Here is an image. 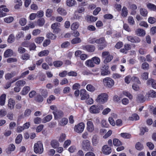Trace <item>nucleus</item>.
Listing matches in <instances>:
<instances>
[{
    "instance_id": "nucleus-64",
    "label": "nucleus",
    "mask_w": 156,
    "mask_h": 156,
    "mask_svg": "<svg viewBox=\"0 0 156 156\" xmlns=\"http://www.w3.org/2000/svg\"><path fill=\"white\" fill-rule=\"evenodd\" d=\"M14 76L13 73H8L5 74V77L6 80H9Z\"/></svg>"
},
{
    "instance_id": "nucleus-10",
    "label": "nucleus",
    "mask_w": 156,
    "mask_h": 156,
    "mask_svg": "<svg viewBox=\"0 0 156 156\" xmlns=\"http://www.w3.org/2000/svg\"><path fill=\"white\" fill-rule=\"evenodd\" d=\"M53 113L54 115L55 119H58L60 117H62L63 115V112L59 110H57L56 111H53Z\"/></svg>"
},
{
    "instance_id": "nucleus-43",
    "label": "nucleus",
    "mask_w": 156,
    "mask_h": 156,
    "mask_svg": "<svg viewBox=\"0 0 156 156\" xmlns=\"http://www.w3.org/2000/svg\"><path fill=\"white\" fill-rule=\"evenodd\" d=\"M47 37L50 39L54 40L56 38V36L55 35L53 34L52 33H50L47 34Z\"/></svg>"
},
{
    "instance_id": "nucleus-8",
    "label": "nucleus",
    "mask_w": 156,
    "mask_h": 156,
    "mask_svg": "<svg viewBox=\"0 0 156 156\" xmlns=\"http://www.w3.org/2000/svg\"><path fill=\"white\" fill-rule=\"evenodd\" d=\"M60 26V24L58 23H55L52 24L51 25V28L53 30V32L55 33H58L60 31L59 28Z\"/></svg>"
},
{
    "instance_id": "nucleus-32",
    "label": "nucleus",
    "mask_w": 156,
    "mask_h": 156,
    "mask_svg": "<svg viewBox=\"0 0 156 156\" xmlns=\"http://www.w3.org/2000/svg\"><path fill=\"white\" fill-rule=\"evenodd\" d=\"M147 7L151 10H156V6L153 4L149 3L147 5Z\"/></svg>"
},
{
    "instance_id": "nucleus-6",
    "label": "nucleus",
    "mask_w": 156,
    "mask_h": 156,
    "mask_svg": "<svg viewBox=\"0 0 156 156\" xmlns=\"http://www.w3.org/2000/svg\"><path fill=\"white\" fill-rule=\"evenodd\" d=\"M100 107L94 105L92 106L90 108V111L92 113L97 114L99 112L100 110Z\"/></svg>"
},
{
    "instance_id": "nucleus-51",
    "label": "nucleus",
    "mask_w": 156,
    "mask_h": 156,
    "mask_svg": "<svg viewBox=\"0 0 156 156\" xmlns=\"http://www.w3.org/2000/svg\"><path fill=\"white\" fill-rule=\"evenodd\" d=\"M66 135L64 133H62L61 134L59 139L58 141L61 142H62L64 141L66 138Z\"/></svg>"
},
{
    "instance_id": "nucleus-3",
    "label": "nucleus",
    "mask_w": 156,
    "mask_h": 156,
    "mask_svg": "<svg viewBox=\"0 0 156 156\" xmlns=\"http://www.w3.org/2000/svg\"><path fill=\"white\" fill-rule=\"evenodd\" d=\"M90 144V142L89 140H84L82 143V148L85 151H93V148Z\"/></svg>"
},
{
    "instance_id": "nucleus-15",
    "label": "nucleus",
    "mask_w": 156,
    "mask_h": 156,
    "mask_svg": "<svg viewBox=\"0 0 156 156\" xmlns=\"http://www.w3.org/2000/svg\"><path fill=\"white\" fill-rule=\"evenodd\" d=\"M148 84H151L152 87L155 89H156V80L153 79H149L147 81Z\"/></svg>"
},
{
    "instance_id": "nucleus-14",
    "label": "nucleus",
    "mask_w": 156,
    "mask_h": 156,
    "mask_svg": "<svg viewBox=\"0 0 156 156\" xmlns=\"http://www.w3.org/2000/svg\"><path fill=\"white\" fill-rule=\"evenodd\" d=\"M136 34L140 36H143L145 35V32L144 30L142 29H138L136 31Z\"/></svg>"
},
{
    "instance_id": "nucleus-22",
    "label": "nucleus",
    "mask_w": 156,
    "mask_h": 156,
    "mask_svg": "<svg viewBox=\"0 0 156 156\" xmlns=\"http://www.w3.org/2000/svg\"><path fill=\"white\" fill-rule=\"evenodd\" d=\"M49 53V51L48 50H44L40 52L38 54L40 57H43L48 55Z\"/></svg>"
},
{
    "instance_id": "nucleus-17",
    "label": "nucleus",
    "mask_w": 156,
    "mask_h": 156,
    "mask_svg": "<svg viewBox=\"0 0 156 156\" xmlns=\"http://www.w3.org/2000/svg\"><path fill=\"white\" fill-rule=\"evenodd\" d=\"M99 139L98 137L96 135H94L92 137V143L94 146H96L99 143Z\"/></svg>"
},
{
    "instance_id": "nucleus-63",
    "label": "nucleus",
    "mask_w": 156,
    "mask_h": 156,
    "mask_svg": "<svg viewBox=\"0 0 156 156\" xmlns=\"http://www.w3.org/2000/svg\"><path fill=\"white\" fill-rule=\"evenodd\" d=\"M19 23L21 26H24L26 23V20L24 18H22L19 20Z\"/></svg>"
},
{
    "instance_id": "nucleus-9",
    "label": "nucleus",
    "mask_w": 156,
    "mask_h": 156,
    "mask_svg": "<svg viewBox=\"0 0 156 156\" xmlns=\"http://www.w3.org/2000/svg\"><path fill=\"white\" fill-rule=\"evenodd\" d=\"M87 124V131L90 133L92 132L94 129V126L92 122L90 121H88Z\"/></svg>"
},
{
    "instance_id": "nucleus-52",
    "label": "nucleus",
    "mask_w": 156,
    "mask_h": 156,
    "mask_svg": "<svg viewBox=\"0 0 156 156\" xmlns=\"http://www.w3.org/2000/svg\"><path fill=\"white\" fill-rule=\"evenodd\" d=\"M148 129L146 127H142L140 129V134L141 135H143L145 132H147Z\"/></svg>"
},
{
    "instance_id": "nucleus-39",
    "label": "nucleus",
    "mask_w": 156,
    "mask_h": 156,
    "mask_svg": "<svg viewBox=\"0 0 156 156\" xmlns=\"http://www.w3.org/2000/svg\"><path fill=\"white\" fill-rule=\"evenodd\" d=\"M15 40V37L13 34H11L9 35L8 39V42L9 43H12Z\"/></svg>"
},
{
    "instance_id": "nucleus-24",
    "label": "nucleus",
    "mask_w": 156,
    "mask_h": 156,
    "mask_svg": "<svg viewBox=\"0 0 156 156\" xmlns=\"http://www.w3.org/2000/svg\"><path fill=\"white\" fill-rule=\"evenodd\" d=\"M85 48L87 51L92 52L94 51L95 48L93 45H87L85 46Z\"/></svg>"
},
{
    "instance_id": "nucleus-37",
    "label": "nucleus",
    "mask_w": 156,
    "mask_h": 156,
    "mask_svg": "<svg viewBox=\"0 0 156 156\" xmlns=\"http://www.w3.org/2000/svg\"><path fill=\"white\" fill-rule=\"evenodd\" d=\"M22 136L21 134H19L18 136H17L16 140H15V142L16 144H20L21 141L22 140Z\"/></svg>"
},
{
    "instance_id": "nucleus-20",
    "label": "nucleus",
    "mask_w": 156,
    "mask_h": 156,
    "mask_svg": "<svg viewBox=\"0 0 156 156\" xmlns=\"http://www.w3.org/2000/svg\"><path fill=\"white\" fill-rule=\"evenodd\" d=\"M15 105V101L12 98L9 99L8 101V107L10 109H12L13 108Z\"/></svg>"
},
{
    "instance_id": "nucleus-38",
    "label": "nucleus",
    "mask_w": 156,
    "mask_h": 156,
    "mask_svg": "<svg viewBox=\"0 0 156 156\" xmlns=\"http://www.w3.org/2000/svg\"><path fill=\"white\" fill-rule=\"evenodd\" d=\"M114 145L116 146H118L122 144L121 142L117 139H114L113 140Z\"/></svg>"
},
{
    "instance_id": "nucleus-27",
    "label": "nucleus",
    "mask_w": 156,
    "mask_h": 156,
    "mask_svg": "<svg viewBox=\"0 0 156 156\" xmlns=\"http://www.w3.org/2000/svg\"><path fill=\"white\" fill-rule=\"evenodd\" d=\"M139 117L137 114H134L132 116L129 117V120L131 121L137 120H139Z\"/></svg>"
},
{
    "instance_id": "nucleus-25",
    "label": "nucleus",
    "mask_w": 156,
    "mask_h": 156,
    "mask_svg": "<svg viewBox=\"0 0 156 156\" xmlns=\"http://www.w3.org/2000/svg\"><path fill=\"white\" fill-rule=\"evenodd\" d=\"M51 145L53 148H56L59 146V144L57 140H53L51 141Z\"/></svg>"
},
{
    "instance_id": "nucleus-44",
    "label": "nucleus",
    "mask_w": 156,
    "mask_h": 156,
    "mask_svg": "<svg viewBox=\"0 0 156 156\" xmlns=\"http://www.w3.org/2000/svg\"><path fill=\"white\" fill-rule=\"evenodd\" d=\"M68 120L66 118L62 119L60 121V124L62 126H64L67 123Z\"/></svg>"
},
{
    "instance_id": "nucleus-1",
    "label": "nucleus",
    "mask_w": 156,
    "mask_h": 156,
    "mask_svg": "<svg viewBox=\"0 0 156 156\" xmlns=\"http://www.w3.org/2000/svg\"><path fill=\"white\" fill-rule=\"evenodd\" d=\"M43 144L41 141H38L35 144L34 146V151L36 153L41 154L43 151Z\"/></svg>"
},
{
    "instance_id": "nucleus-54",
    "label": "nucleus",
    "mask_w": 156,
    "mask_h": 156,
    "mask_svg": "<svg viewBox=\"0 0 156 156\" xmlns=\"http://www.w3.org/2000/svg\"><path fill=\"white\" fill-rule=\"evenodd\" d=\"M131 80L132 81L136 82L138 84H140V82L139 79L135 76H133L131 77Z\"/></svg>"
},
{
    "instance_id": "nucleus-40",
    "label": "nucleus",
    "mask_w": 156,
    "mask_h": 156,
    "mask_svg": "<svg viewBox=\"0 0 156 156\" xmlns=\"http://www.w3.org/2000/svg\"><path fill=\"white\" fill-rule=\"evenodd\" d=\"M113 57L112 55H110L106 57L104 60V62L105 63H107L110 62L113 59Z\"/></svg>"
},
{
    "instance_id": "nucleus-19",
    "label": "nucleus",
    "mask_w": 156,
    "mask_h": 156,
    "mask_svg": "<svg viewBox=\"0 0 156 156\" xmlns=\"http://www.w3.org/2000/svg\"><path fill=\"white\" fill-rule=\"evenodd\" d=\"M146 95H147L148 97L155 98L156 97V92L153 90H150Z\"/></svg>"
},
{
    "instance_id": "nucleus-30",
    "label": "nucleus",
    "mask_w": 156,
    "mask_h": 156,
    "mask_svg": "<svg viewBox=\"0 0 156 156\" xmlns=\"http://www.w3.org/2000/svg\"><path fill=\"white\" fill-rule=\"evenodd\" d=\"M122 12V15L123 17H126L127 16L128 12L127 9L126 7H123Z\"/></svg>"
},
{
    "instance_id": "nucleus-33",
    "label": "nucleus",
    "mask_w": 156,
    "mask_h": 156,
    "mask_svg": "<svg viewBox=\"0 0 156 156\" xmlns=\"http://www.w3.org/2000/svg\"><path fill=\"white\" fill-rule=\"evenodd\" d=\"M136 148L138 150H141L143 148V145L140 142H137L135 146Z\"/></svg>"
},
{
    "instance_id": "nucleus-59",
    "label": "nucleus",
    "mask_w": 156,
    "mask_h": 156,
    "mask_svg": "<svg viewBox=\"0 0 156 156\" xmlns=\"http://www.w3.org/2000/svg\"><path fill=\"white\" fill-rule=\"evenodd\" d=\"M36 47V46L34 43H30L29 47L30 51L34 50Z\"/></svg>"
},
{
    "instance_id": "nucleus-18",
    "label": "nucleus",
    "mask_w": 156,
    "mask_h": 156,
    "mask_svg": "<svg viewBox=\"0 0 156 156\" xmlns=\"http://www.w3.org/2000/svg\"><path fill=\"white\" fill-rule=\"evenodd\" d=\"M30 90V88L29 86H25L23 89L21 94L23 95L27 94Z\"/></svg>"
},
{
    "instance_id": "nucleus-47",
    "label": "nucleus",
    "mask_w": 156,
    "mask_h": 156,
    "mask_svg": "<svg viewBox=\"0 0 156 156\" xmlns=\"http://www.w3.org/2000/svg\"><path fill=\"white\" fill-rule=\"evenodd\" d=\"M106 42L105 38L104 37H101L99 39H97V44H101Z\"/></svg>"
},
{
    "instance_id": "nucleus-46",
    "label": "nucleus",
    "mask_w": 156,
    "mask_h": 156,
    "mask_svg": "<svg viewBox=\"0 0 156 156\" xmlns=\"http://www.w3.org/2000/svg\"><path fill=\"white\" fill-rule=\"evenodd\" d=\"M63 64L62 62L60 61H55L53 62L54 66L56 67L61 66Z\"/></svg>"
},
{
    "instance_id": "nucleus-21",
    "label": "nucleus",
    "mask_w": 156,
    "mask_h": 156,
    "mask_svg": "<svg viewBox=\"0 0 156 156\" xmlns=\"http://www.w3.org/2000/svg\"><path fill=\"white\" fill-rule=\"evenodd\" d=\"M6 95L5 94H2L0 97V105L2 106L5 103Z\"/></svg>"
},
{
    "instance_id": "nucleus-4",
    "label": "nucleus",
    "mask_w": 156,
    "mask_h": 156,
    "mask_svg": "<svg viewBox=\"0 0 156 156\" xmlns=\"http://www.w3.org/2000/svg\"><path fill=\"white\" fill-rule=\"evenodd\" d=\"M103 82L105 86L109 88L112 87L114 83V80L111 78L109 77L104 79L103 80Z\"/></svg>"
},
{
    "instance_id": "nucleus-48",
    "label": "nucleus",
    "mask_w": 156,
    "mask_h": 156,
    "mask_svg": "<svg viewBox=\"0 0 156 156\" xmlns=\"http://www.w3.org/2000/svg\"><path fill=\"white\" fill-rule=\"evenodd\" d=\"M53 12L52 9H48L46 12V16L48 17H51Z\"/></svg>"
},
{
    "instance_id": "nucleus-45",
    "label": "nucleus",
    "mask_w": 156,
    "mask_h": 156,
    "mask_svg": "<svg viewBox=\"0 0 156 156\" xmlns=\"http://www.w3.org/2000/svg\"><path fill=\"white\" fill-rule=\"evenodd\" d=\"M120 135L123 138L126 139L130 138L131 137V135L130 134L127 133H121Z\"/></svg>"
},
{
    "instance_id": "nucleus-60",
    "label": "nucleus",
    "mask_w": 156,
    "mask_h": 156,
    "mask_svg": "<svg viewBox=\"0 0 156 156\" xmlns=\"http://www.w3.org/2000/svg\"><path fill=\"white\" fill-rule=\"evenodd\" d=\"M26 50L25 48L22 47L21 46H19L18 49V52L20 54H23L26 52Z\"/></svg>"
},
{
    "instance_id": "nucleus-13",
    "label": "nucleus",
    "mask_w": 156,
    "mask_h": 156,
    "mask_svg": "<svg viewBox=\"0 0 156 156\" xmlns=\"http://www.w3.org/2000/svg\"><path fill=\"white\" fill-rule=\"evenodd\" d=\"M13 54V51L10 49L7 50L4 53V56L5 58H7L11 56Z\"/></svg>"
},
{
    "instance_id": "nucleus-41",
    "label": "nucleus",
    "mask_w": 156,
    "mask_h": 156,
    "mask_svg": "<svg viewBox=\"0 0 156 156\" xmlns=\"http://www.w3.org/2000/svg\"><path fill=\"white\" fill-rule=\"evenodd\" d=\"M98 19L97 17H94L92 16H89L87 17V21H90L93 22L96 21Z\"/></svg>"
},
{
    "instance_id": "nucleus-23",
    "label": "nucleus",
    "mask_w": 156,
    "mask_h": 156,
    "mask_svg": "<svg viewBox=\"0 0 156 156\" xmlns=\"http://www.w3.org/2000/svg\"><path fill=\"white\" fill-rule=\"evenodd\" d=\"M25 84L26 82L23 80H21L17 81L15 83V85L20 87L23 86Z\"/></svg>"
},
{
    "instance_id": "nucleus-29",
    "label": "nucleus",
    "mask_w": 156,
    "mask_h": 156,
    "mask_svg": "<svg viewBox=\"0 0 156 156\" xmlns=\"http://www.w3.org/2000/svg\"><path fill=\"white\" fill-rule=\"evenodd\" d=\"M79 26V24L78 22H76L73 23L71 25V29L75 30L77 29Z\"/></svg>"
},
{
    "instance_id": "nucleus-31",
    "label": "nucleus",
    "mask_w": 156,
    "mask_h": 156,
    "mask_svg": "<svg viewBox=\"0 0 156 156\" xmlns=\"http://www.w3.org/2000/svg\"><path fill=\"white\" fill-rule=\"evenodd\" d=\"M86 66L88 67H92L94 66V63L91 60H87L85 63Z\"/></svg>"
},
{
    "instance_id": "nucleus-62",
    "label": "nucleus",
    "mask_w": 156,
    "mask_h": 156,
    "mask_svg": "<svg viewBox=\"0 0 156 156\" xmlns=\"http://www.w3.org/2000/svg\"><path fill=\"white\" fill-rule=\"evenodd\" d=\"M45 60L50 66H51L52 65V60L51 58L48 57L46 58Z\"/></svg>"
},
{
    "instance_id": "nucleus-36",
    "label": "nucleus",
    "mask_w": 156,
    "mask_h": 156,
    "mask_svg": "<svg viewBox=\"0 0 156 156\" xmlns=\"http://www.w3.org/2000/svg\"><path fill=\"white\" fill-rule=\"evenodd\" d=\"M140 12L141 15L144 16H146L148 13L147 10L144 8H141L140 9Z\"/></svg>"
},
{
    "instance_id": "nucleus-53",
    "label": "nucleus",
    "mask_w": 156,
    "mask_h": 156,
    "mask_svg": "<svg viewBox=\"0 0 156 156\" xmlns=\"http://www.w3.org/2000/svg\"><path fill=\"white\" fill-rule=\"evenodd\" d=\"M131 80L132 81L136 82L138 84H140V82L139 79L135 76H133L131 77Z\"/></svg>"
},
{
    "instance_id": "nucleus-7",
    "label": "nucleus",
    "mask_w": 156,
    "mask_h": 156,
    "mask_svg": "<svg viewBox=\"0 0 156 156\" xmlns=\"http://www.w3.org/2000/svg\"><path fill=\"white\" fill-rule=\"evenodd\" d=\"M80 95L81 100L87 99L89 98V95L87 93V92L85 89H81L80 91Z\"/></svg>"
},
{
    "instance_id": "nucleus-2",
    "label": "nucleus",
    "mask_w": 156,
    "mask_h": 156,
    "mask_svg": "<svg viewBox=\"0 0 156 156\" xmlns=\"http://www.w3.org/2000/svg\"><path fill=\"white\" fill-rule=\"evenodd\" d=\"M108 98V96L107 94L103 93L98 96L96 100L98 102L103 104L107 101Z\"/></svg>"
},
{
    "instance_id": "nucleus-55",
    "label": "nucleus",
    "mask_w": 156,
    "mask_h": 156,
    "mask_svg": "<svg viewBox=\"0 0 156 156\" xmlns=\"http://www.w3.org/2000/svg\"><path fill=\"white\" fill-rule=\"evenodd\" d=\"M13 18L10 16L8 18H5L4 19V21L7 23H9L12 22L13 20Z\"/></svg>"
},
{
    "instance_id": "nucleus-50",
    "label": "nucleus",
    "mask_w": 156,
    "mask_h": 156,
    "mask_svg": "<svg viewBox=\"0 0 156 156\" xmlns=\"http://www.w3.org/2000/svg\"><path fill=\"white\" fill-rule=\"evenodd\" d=\"M44 39L43 37H38L35 39V41L37 43L40 44L42 42Z\"/></svg>"
},
{
    "instance_id": "nucleus-28",
    "label": "nucleus",
    "mask_w": 156,
    "mask_h": 156,
    "mask_svg": "<svg viewBox=\"0 0 156 156\" xmlns=\"http://www.w3.org/2000/svg\"><path fill=\"white\" fill-rule=\"evenodd\" d=\"M81 40L80 38L79 37H76L73 39L71 40V43L73 44H75L80 43Z\"/></svg>"
},
{
    "instance_id": "nucleus-35",
    "label": "nucleus",
    "mask_w": 156,
    "mask_h": 156,
    "mask_svg": "<svg viewBox=\"0 0 156 156\" xmlns=\"http://www.w3.org/2000/svg\"><path fill=\"white\" fill-rule=\"evenodd\" d=\"M52 117L51 115H48L43 119L42 122L45 123L49 121L52 119Z\"/></svg>"
},
{
    "instance_id": "nucleus-61",
    "label": "nucleus",
    "mask_w": 156,
    "mask_h": 156,
    "mask_svg": "<svg viewBox=\"0 0 156 156\" xmlns=\"http://www.w3.org/2000/svg\"><path fill=\"white\" fill-rule=\"evenodd\" d=\"M24 37V33L22 32H20L16 35V38L17 40L19 39L20 38Z\"/></svg>"
},
{
    "instance_id": "nucleus-16",
    "label": "nucleus",
    "mask_w": 156,
    "mask_h": 156,
    "mask_svg": "<svg viewBox=\"0 0 156 156\" xmlns=\"http://www.w3.org/2000/svg\"><path fill=\"white\" fill-rule=\"evenodd\" d=\"M66 5L69 7H72L76 4V2L75 0H66Z\"/></svg>"
},
{
    "instance_id": "nucleus-42",
    "label": "nucleus",
    "mask_w": 156,
    "mask_h": 156,
    "mask_svg": "<svg viewBox=\"0 0 156 156\" xmlns=\"http://www.w3.org/2000/svg\"><path fill=\"white\" fill-rule=\"evenodd\" d=\"M45 23V20L44 18H41L37 21L38 25L40 26H42L44 25Z\"/></svg>"
},
{
    "instance_id": "nucleus-57",
    "label": "nucleus",
    "mask_w": 156,
    "mask_h": 156,
    "mask_svg": "<svg viewBox=\"0 0 156 156\" xmlns=\"http://www.w3.org/2000/svg\"><path fill=\"white\" fill-rule=\"evenodd\" d=\"M55 99V97L53 95H50L47 100V102L50 104L51 101Z\"/></svg>"
},
{
    "instance_id": "nucleus-12",
    "label": "nucleus",
    "mask_w": 156,
    "mask_h": 156,
    "mask_svg": "<svg viewBox=\"0 0 156 156\" xmlns=\"http://www.w3.org/2000/svg\"><path fill=\"white\" fill-rule=\"evenodd\" d=\"M146 99L144 95L142 94H139L137 95L136 98V101L139 102L143 103L145 101Z\"/></svg>"
},
{
    "instance_id": "nucleus-11",
    "label": "nucleus",
    "mask_w": 156,
    "mask_h": 156,
    "mask_svg": "<svg viewBox=\"0 0 156 156\" xmlns=\"http://www.w3.org/2000/svg\"><path fill=\"white\" fill-rule=\"evenodd\" d=\"M102 151L105 154H110L112 152L111 148L107 145H105L103 147Z\"/></svg>"
},
{
    "instance_id": "nucleus-34",
    "label": "nucleus",
    "mask_w": 156,
    "mask_h": 156,
    "mask_svg": "<svg viewBox=\"0 0 156 156\" xmlns=\"http://www.w3.org/2000/svg\"><path fill=\"white\" fill-rule=\"evenodd\" d=\"M86 89L87 90L90 92H94L95 90V87L90 84L87 86Z\"/></svg>"
},
{
    "instance_id": "nucleus-26",
    "label": "nucleus",
    "mask_w": 156,
    "mask_h": 156,
    "mask_svg": "<svg viewBox=\"0 0 156 156\" xmlns=\"http://www.w3.org/2000/svg\"><path fill=\"white\" fill-rule=\"evenodd\" d=\"M57 12L62 15H66L67 13L66 11L62 8L59 7L57 10Z\"/></svg>"
},
{
    "instance_id": "nucleus-56",
    "label": "nucleus",
    "mask_w": 156,
    "mask_h": 156,
    "mask_svg": "<svg viewBox=\"0 0 156 156\" xmlns=\"http://www.w3.org/2000/svg\"><path fill=\"white\" fill-rule=\"evenodd\" d=\"M101 74L102 75H106L110 73V72L108 70V69H101Z\"/></svg>"
},
{
    "instance_id": "nucleus-58",
    "label": "nucleus",
    "mask_w": 156,
    "mask_h": 156,
    "mask_svg": "<svg viewBox=\"0 0 156 156\" xmlns=\"http://www.w3.org/2000/svg\"><path fill=\"white\" fill-rule=\"evenodd\" d=\"M30 58V55L29 54L25 53L22 55L21 58L23 60H27L29 59Z\"/></svg>"
},
{
    "instance_id": "nucleus-49",
    "label": "nucleus",
    "mask_w": 156,
    "mask_h": 156,
    "mask_svg": "<svg viewBox=\"0 0 156 156\" xmlns=\"http://www.w3.org/2000/svg\"><path fill=\"white\" fill-rule=\"evenodd\" d=\"M128 23L130 25H133L135 23V21L133 18L132 16H129L128 17Z\"/></svg>"
},
{
    "instance_id": "nucleus-5",
    "label": "nucleus",
    "mask_w": 156,
    "mask_h": 156,
    "mask_svg": "<svg viewBox=\"0 0 156 156\" xmlns=\"http://www.w3.org/2000/svg\"><path fill=\"white\" fill-rule=\"evenodd\" d=\"M84 127V124L83 122H81L75 126L74 130L77 133H81L83 131Z\"/></svg>"
}]
</instances>
